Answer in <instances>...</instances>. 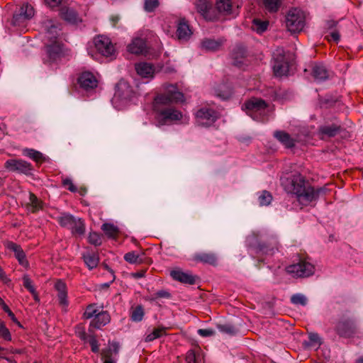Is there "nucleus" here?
I'll return each instance as SVG.
<instances>
[{
	"instance_id": "f257e3e1",
	"label": "nucleus",
	"mask_w": 363,
	"mask_h": 363,
	"mask_svg": "<svg viewBox=\"0 0 363 363\" xmlns=\"http://www.w3.org/2000/svg\"><path fill=\"white\" fill-rule=\"evenodd\" d=\"M184 100V94L173 84L167 86L164 93L156 96L154 99L153 109L157 114L159 124L163 125L182 120V113L172 104Z\"/></svg>"
},
{
	"instance_id": "f03ea898",
	"label": "nucleus",
	"mask_w": 363,
	"mask_h": 363,
	"mask_svg": "<svg viewBox=\"0 0 363 363\" xmlns=\"http://www.w3.org/2000/svg\"><path fill=\"white\" fill-rule=\"evenodd\" d=\"M281 184L286 192L295 195L298 201L305 205L316 200L325 191V188L314 189L306 177L297 172L281 177Z\"/></svg>"
},
{
	"instance_id": "7ed1b4c3",
	"label": "nucleus",
	"mask_w": 363,
	"mask_h": 363,
	"mask_svg": "<svg viewBox=\"0 0 363 363\" xmlns=\"http://www.w3.org/2000/svg\"><path fill=\"white\" fill-rule=\"evenodd\" d=\"M345 310L338 319L333 322V330L340 337L351 338L358 333V328L352 318L347 315Z\"/></svg>"
},
{
	"instance_id": "20e7f679",
	"label": "nucleus",
	"mask_w": 363,
	"mask_h": 363,
	"mask_svg": "<svg viewBox=\"0 0 363 363\" xmlns=\"http://www.w3.org/2000/svg\"><path fill=\"white\" fill-rule=\"evenodd\" d=\"M268 104L260 98L252 97L242 105V109L245 110L247 115L253 119L265 121L267 120Z\"/></svg>"
},
{
	"instance_id": "39448f33",
	"label": "nucleus",
	"mask_w": 363,
	"mask_h": 363,
	"mask_svg": "<svg viewBox=\"0 0 363 363\" xmlns=\"http://www.w3.org/2000/svg\"><path fill=\"white\" fill-rule=\"evenodd\" d=\"M57 221L63 227L71 230L73 235H82L85 233V224L80 218H77L68 213H61Z\"/></svg>"
},
{
	"instance_id": "423d86ee",
	"label": "nucleus",
	"mask_w": 363,
	"mask_h": 363,
	"mask_svg": "<svg viewBox=\"0 0 363 363\" xmlns=\"http://www.w3.org/2000/svg\"><path fill=\"white\" fill-rule=\"evenodd\" d=\"M286 271L294 278H305L314 274L315 267L306 259L299 257L297 262L287 266Z\"/></svg>"
},
{
	"instance_id": "0eeeda50",
	"label": "nucleus",
	"mask_w": 363,
	"mask_h": 363,
	"mask_svg": "<svg viewBox=\"0 0 363 363\" xmlns=\"http://www.w3.org/2000/svg\"><path fill=\"white\" fill-rule=\"evenodd\" d=\"M306 23V17L303 12L298 9H292L287 13L286 26L291 33L301 32Z\"/></svg>"
},
{
	"instance_id": "6e6552de",
	"label": "nucleus",
	"mask_w": 363,
	"mask_h": 363,
	"mask_svg": "<svg viewBox=\"0 0 363 363\" xmlns=\"http://www.w3.org/2000/svg\"><path fill=\"white\" fill-rule=\"evenodd\" d=\"M4 167L9 172L23 174L26 176L32 175L33 172V165L30 162L21 159H10L6 160L4 163Z\"/></svg>"
},
{
	"instance_id": "1a4fd4ad",
	"label": "nucleus",
	"mask_w": 363,
	"mask_h": 363,
	"mask_svg": "<svg viewBox=\"0 0 363 363\" xmlns=\"http://www.w3.org/2000/svg\"><path fill=\"white\" fill-rule=\"evenodd\" d=\"M94 45L96 50L106 57L115 58L116 48L109 38L99 35L94 38Z\"/></svg>"
},
{
	"instance_id": "9d476101",
	"label": "nucleus",
	"mask_w": 363,
	"mask_h": 363,
	"mask_svg": "<svg viewBox=\"0 0 363 363\" xmlns=\"http://www.w3.org/2000/svg\"><path fill=\"white\" fill-rule=\"evenodd\" d=\"M341 123L336 118L332 123H325V124L318 127V134L322 139L333 138L337 135L341 133L344 130Z\"/></svg>"
},
{
	"instance_id": "9b49d317",
	"label": "nucleus",
	"mask_w": 363,
	"mask_h": 363,
	"mask_svg": "<svg viewBox=\"0 0 363 363\" xmlns=\"http://www.w3.org/2000/svg\"><path fill=\"white\" fill-rule=\"evenodd\" d=\"M135 96V92L128 82L121 79L117 83L113 96L114 100L127 101L131 100Z\"/></svg>"
},
{
	"instance_id": "f8f14e48",
	"label": "nucleus",
	"mask_w": 363,
	"mask_h": 363,
	"mask_svg": "<svg viewBox=\"0 0 363 363\" xmlns=\"http://www.w3.org/2000/svg\"><path fill=\"white\" fill-rule=\"evenodd\" d=\"M218 118L217 111L211 108H201L196 113V123L201 126L212 125Z\"/></svg>"
},
{
	"instance_id": "ddd939ff",
	"label": "nucleus",
	"mask_w": 363,
	"mask_h": 363,
	"mask_svg": "<svg viewBox=\"0 0 363 363\" xmlns=\"http://www.w3.org/2000/svg\"><path fill=\"white\" fill-rule=\"evenodd\" d=\"M34 16V9L28 4H23L19 9L18 12L13 16V24L20 26Z\"/></svg>"
},
{
	"instance_id": "4468645a",
	"label": "nucleus",
	"mask_w": 363,
	"mask_h": 363,
	"mask_svg": "<svg viewBox=\"0 0 363 363\" xmlns=\"http://www.w3.org/2000/svg\"><path fill=\"white\" fill-rule=\"evenodd\" d=\"M46 57L43 58L44 62H53L60 59L62 55V44L57 40L50 42L45 46Z\"/></svg>"
},
{
	"instance_id": "2eb2a0df",
	"label": "nucleus",
	"mask_w": 363,
	"mask_h": 363,
	"mask_svg": "<svg viewBox=\"0 0 363 363\" xmlns=\"http://www.w3.org/2000/svg\"><path fill=\"white\" fill-rule=\"evenodd\" d=\"M273 71L276 77L286 76L288 74L289 66L284 55L279 54L274 57Z\"/></svg>"
},
{
	"instance_id": "dca6fc26",
	"label": "nucleus",
	"mask_w": 363,
	"mask_h": 363,
	"mask_svg": "<svg viewBox=\"0 0 363 363\" xmlns=\"http://www.w3.org/2000/svg\"><path fill=\"white\" fill-rule=\"evenodd\" d=\"M78 83L82 89L88 91L95 89L98 85V80L93 73L90 72H82L79 78Z\"/></svg>"
},
{
	"instance_id": "f3484780",
	"label": "nucleus",
	"mask_w": 363,
	"mask_h": 363,
	"mask_svg": "<svg viewBox=\"0 0 363 363\" xmlns=\"http://www.w3.org/2000/svg\"><path fill=\"white\" fill-rule=\"evenodd\" d=\"M6 247L9 250L14 252L15 257L18 260V263L23 266V267L28 269L29 267V262L26 259V255L24 251L23 250L21 245L9 241L6 244Z\"/></svg>"
},
{
	"instance_id": "a211bd4d",
	"label": "nucleus",
	"mask_w": 363,
	"mask_h": 363,
	"mask_svg": "<svg viewBox=\"0 0 363 363\" xmlns=\"http://www.w3.org/2000/svg\"><path fill=\"white\" fill-rule=\"evenodd\" d=\"M119 344L113 342L111 347L104 348L101 352V359L104 363H116V355L118 353Z\"/></svg>"
},
{
	"instance_id": "6ab92c4d",
	"label": "nucleus",
	"mask_w": 363,
	"mask_h": 363,
	"mask_svg": "<svg viewBox=\"0 0 363 363\" xmlns=\"http://www.w3.org/2000/svg\"><path fill=\"white\" fill-rule=\"evenodd\" d=\"M170 275L174 280L182 284L193 285L196 283V276L189 272H184L180 269L171 271Z\"/></svg>"
},
{
	"instance_id": "aec40b11",
	"label": "nucleus",
	"mask_w": 363,
	"mask_h": 363,
	"mask_svg": "<svg viewBox=\"0 0 363 363\" xmlns=\"http://www.w3.org/2000/svg\"><path fill=\"white\" fill-rule=\"evenodd\" d=\"M127 50L132 54H145L147 52V50L146 40L141 38H135L133 39L131 43L128 45Z\"/></svg>"
},
{
	"instance_id": "412c9836",
	"label": "nucleus",
	"mask_w": 363,
	"mask_h": 363,
	"mask_svg": "<svg viewBox=\"0 0 363 363\" xmlns=\"http://www.w3.org/2000/svg\"><path fill=\"white\" fill-rule=\"evenodd\" d=\"M43 26L46 32V38L50 42L57 40L59 31L60 30L57 23H55L51 19H48L43 21Z\"/></svg>"
},
{
	"instance_id": "4be33fe9",
	"label": "nucleus",
	"mask_w": 363,
	"mask_h": 363,
	"mask_svg": "<svg viewBox=\"0 0 363 363\" xmlns=\"http://www.w3.org/2000/svg\"><path fill=\"white\" fill-rule=\"evenodd\" d=\"M111 320V316L107 311H101L100 313H98L90 322L89 329H101L109 323Z\"/></svg>"
},
{
	"instance_id": "5701e85b",
	"label": "nucleus",
	"mask_w": 363,
	"mask_h": 363,
	"mask_svg": "<svg viewBox=\"0 0 363 363\" xmlns=\"http://www.w3.org/2000/svg\"><path fill=\"white\" fill-rule=\"evenodd\" d=\"M193 260L196 262L216 266L218 258L216 254L213 252H199L194 255Z\"/></svg>"
},
{
	"instance_id": "b1692460",
	"label": "nucleus",
	"mask_w": 363,
	"mask_h": 363,
	"mask_svg": "<svg viewBox=\"0 0 363 363\" xmlns=\"http://www.w3.org/2000/svg\"><path fill=\"white\" fill-rule=\"evenodd\" d=\"M273 135L286 148H292L295 146L296 140L284 130H276Z\"/></svg>"
},
{
	"instance_id": "393cba45",
	"label": "nucleus",
	"mask_w": 363,
	"mask_h": 363,
	"mask_svg": "<svg viewBox=\"0 0 363 363\" xmlns=\"http://www.w3.org/2000/svg\"><path fill=\"white\" fill-rule=\"evenodd\" d=\"M225 42V39L223 38L217 40L205 38L201 42V47L208 51H218L222 48Z\"/></svg>"
},
{
	"instance_id": "a878e982",
	"label": "nucleus",
	"mask_w": 363,
	"mask_h": 363,
	"mask_svg": "<svg viewBox=\"0 0 363 363\" xmlns=\"http://www.w3.org/2000/svg\"><path fill=\"white\" fill-rule=\"evenodd\" d=\"M233 64L238 67H241L244 64V60L246 57V49L242 45H237L232 52Z\"/></svg>"
},
{
	"instance_id": "bb28decb",
	"label": "nucleus",
	"mask_w": 363,
	"mask_h": 363,
	"mask_svg": "<svg viewBox=\"0 0 363 363\" xmlns=\"http://www.w3.org/2000/svg\"><path fill=\"white\" fill-rule=\"evenodd\" d=\"M55 289L57 291L59 303L62 306H67V286L62 280H57L55 284Z\"/></svg>"
},
{
	"instance_id": "cd10ccee",
	"label": "nucleus",
	"mask_w": 363,
	"mask_h": 363,
	"mask_svg": "<svg viewBox=\"0 0 363 363\" xmlns=\"http://www.w3.org/2000/svg\"><path fill=\"white\" fill-rule=\"evenodd\" d=\"M137 73L143 77H152L155 72L154 66L147 62H140L135 65Z\"/></svg>"
},
{
	"instance_id": "c85d7f7f",
	"label": "nucleus",
	"mask_w": 363,
	"mask_h": 363,
	"mask_svg": "<svg viewBox=\"0 0 363 363\" xmlns=\"http://www.w3.org/2000/svg\"><path fill=\"white\" fill-rule=\"evenodd\" d=\"M61 17L66 21L77 24L81 21L78 13L72 9L64 7L60 11Z\"/></svg>"
},
{
	"instance_id": "c756f323",
	"label": "nucleus",
	"mask_w": 363,
	"mask_h": 363,
	"mask_svg": "<svg viewBox=\"0 0 363 363\" xmlns=\"http://www.w3.org/2000/svg\"><path fill=\"white\" fill-rule=\"evenodd\" d=\"M189 26L184 19H181L177 25V36L179 40H187L191 35Z\"/></svg>"
},
{
	"instance_id": "7c9ffc66",
	"label": "nucleus",
	"mask_w": 363,
	"mask_h": 363,
	"mask_svg": "<svg viewBox=\"0 0 363 363\" xmlns=\"http://www.w3.org/2000/svg\"><path fill=\"white\" fill-rule=\"evenodd\" d=\"M43 202L39 199L33 193L29 194V203L27 205L28 211L33 213L43 208Z\"/></svg>"
},
{
	"instance_id": "2f4dec72",
	"label": "nucleus",
	"mask_w": 363,
	"mask_h": 363,
	"mask_svg": "<svg viewBox=\"0 0 363 363\" xmlns=\"http://www.w3.org/2000/svg\"><path fill=\"white\" fill-rule=\"evenodd\" d=\"M23 155L29 157L38 164H42L45 157L40 152L31 148H25L22 151Z\"/></svg>"
},
{
	"instance_id": "473e14b6",
	"label": "nucleus",
	"mask_w": 363,
	"mask_h": 363,
	"mask_svg": "<svg viewBox=\"0 0 363 363\" xmlns=\"http://www.w3.org/2000/svg\"><path fill=\"white\" fill-rule=\"evenodd\" d=\"M312 75L315 80L323 81L328 77L326 68L322 65H315L312 68Z\"/></svg>"
},
{
	"instance_id": "72a5a7b5",
	"label": "nucleus",
	"mask_w": 363,
	"mask_h": 363,
	"mask_svg": "<svg viewBox=\"0 0 363 363\" xmlns=\"http://www.w3.org/2000/svg\"><path fill=\"white\" fill-rule=\"evenodd\" d=\"M194 6L197 12L204 18L207 17L208 13L212 7V4L208 0H196Z\"/></svg>"
},
{
	"instance_id": "f704fd0d",
	"label": "nucleus",
	"mask_w": 363,
	"mask_h": 363,
	"mask_svg": "<svg viewBox=\"0 0 363 363\" xmlns=\"http://www.w3.org/2000/svg\"><path fill=\"white\" fill-rule=\"evenodd\" d=\"M215 94L218 97L225 100L230 99L233 96V91L230 86L223 84L215 89Z\"/></svg>"
},
{
	"instance_id": "c9c22d12",
	"label": "nucleus",
	"mask_w": 363,
	"mask_h": 363,
	"mask_svg": "<svg viewBox=\"0 0 363 363\" xmlns=\"http://www.w3.org/2000/svg\"><path fill=\"white\" fill-rule=\"evenodd\" d=\"M145 315V311L142 305L132 307L130 311V318L133 322H140Z\"/></svg>"
},
{
	"instance_id": "e433bc0d",
	"label": "nucleus",
	"mask_w": 363,
	"mask_h": 363,
	"mask_svg": "<svg viewBox=\"0 0 363 363\" xmlns=\"http://www.w3.org/2000/svg\"><path fill=\"white\" fill-rule=\"evenodd\" d=\"M101 230L108 238L112 239L116 238L119 233L118 228L113 223H104L101 225Z\"/></svg>"
},
{
	"instance_id": "4c0bfd02",
	"label": "nucleus",
	"mask_w": 363,
	"mask_h": 363,
	"mask_svg": "<svg viewBox=\"0 0 363 363\" xmlns=\"http://www.w3.org/2000/svg\"><path fill=\"white\" fill-rule=\"evenodd\" d=\"M268 26V21H262L259 18H255L252 21V29L257 33L261 34L267 30Z\"/></svg>"
},
{
	"instance_id": "58836bf2",
	"label": "nucleus",
	"mask_w": 363,
	"mask_h": 363,
	"mask_svg": "<svg viewBox=\"0 0 363 363\" xmlns=\"http://www.w3.org/2000/svg\"><path fill=\"white\" fill-rule=\"evenodd\" d=\"M84 261L89 269H94L97 267L99 259L94 253H87L83 256Z\"/></svg>"
},
{
	"instance_id": "ea45409f",
	"label": "nucleus",
	"mask_w": 363,
	"mask_h": 363,
	"mask_svg": "<svg viewBox=\"0 0 363 363\" xmlns=\"http://www.w3.org/2000/svg\"><path fill=\"white\" fill-rule=\"evenodd\" d=\"M282 0H263L264 8L270 13L277 12L281 4Z\"/></svg>"
},
{
	"instance_id": "a19ab883",
	"label": "nucleus",
	"mask_w": 363,
	"mask_h": 363,
	"mask_svg": "<svg viewBox=\"0 0 363 363\" xmlns=\"http://www.w3.org/2000/svg\"><path fill=\"white\" fill-rule=\"evenodd\" d=\"M165 330L166 328L164 327L155 328L152 333L146 335L145 339V342H152L155 339L162 337L164 334H165Z\"/></svg>"
},
{
	"instance_id": "79ce46f5",
	"label": "nucleus",
	"mask_w": 363,
	"mask_h": 363,
	"mask_svg": "<svg viewBox=\"0 0 363 363\" xmlns=\"http://www.w3.org/2000/svg\"><path fill=\"white\" fill-rule=\"evenodd\" d=\"M258 201L260 206H268L272 201V195L267 190H263L259 193Z\"/></svg>"
},
{
	"instance_id": "37998d69",
	"label": "nucleus",
	"mask_w": 363,
	"mask_h": 363,
	"mask_svg": "<svg viewBox=\"0 0 363 363\" xmlns=\"http://www.w3.org/2000/svg\"><path fill=\"white\" fill-rule=\"evenodd\" d=\"M87 342L91 346V350L94 353H98L99 352V344L94 334V332L91 329H89V339Z\"/></svg>"
},
{
	"instance_id": "c03bdc74",
	"label": "nucleus",
	"mask_w": 363,
	"mask_h": 363,
	"mask_svg": "<svg viewBox=\"0 0 363 363\" xmlns=\"http://www.w3.org/2000/svg\"><path fill=\"white\" fill-rule=\"evenodd\" d=\"M100 313L101 311L96 304H90L86 307L83 316L86 319H93L98 313Z\"/></svg>"
},
{
	"instance_id": "a18cd8bd",
	"label": "nucleus",
	"mask_w": 363,
	"mask_h": 363,
	"mask_svg": "<svg viewBox=\"0 0 363 363\" xmlns=\"http://www.w3.org/2000/svg\"><path fill=\"white\" fill-rule=\"evenodd\" d=\"M23 286L28 289L34 296L35 300L38 301V295L36 291L33 284L32 280L30 279L28 275H24L23 277Z\"/></svg>"
},
{
	"instance_id": "49530a36",
	"label": "nucleus",
	"mask_w": 363,
	"mask_h": 363,
	"mask_svg": "<svg viewBox=\"0 0 363 363\" xmlns=\"http://www.w3.org/2000/svg\"><path fill=\"white\" fill-rule=\"evenodd\" d=\"M124 259L130 264H140L143 262L140 256L134 251L126 253L124 255Z\"/></svg>"
},
{
	"instance_id": "de8ad7c7",
	"label": "nucleus",
	"mask_w": 363,
	"mask_h": 363,
	"mask_svg": "<svg viewBox=\"0 0 363 363\" xmlns=\"http://www.w3.org/2000/svg\"><path fill=\"white\" fill-rule=\"evenodd\" d=\"M0 338L5 341H11V334L5 325V323L0 319Z\"/></svg>"
},
{
	"instance_id": "09e8293b",
	"label": "nucleus",
	"mask_w": 363,
	"mask_h": 363,
	"mask_svg": "<svg viewBox=\"0 0 363 363\" xmlns=\"http://www.w3.org/2000/svg\"><path fill=\"white\" fill-rule=\"evenodd\" d=\"M307 298L301 294H296L291 297V302L294 305H301L304 306L307 304Z\"/></svg>"
},
{
	"instance_id": "8fccbe9b",
	"label": "nucleus",
	"mask_w": 363,
	"mask_h": 363,
	"mask_svg": "<svg viewBox=\"0 0 363 363\" xmlns=\"http://www.w3.org/2000/svg\"><path fill=\"white\" fill-rule=\"evenodd\" d=\"M0 306L5 313H6L9 317L11 319V320L16 323H17L19 326H21L20 323L16 319L14 313L10 310L9 306L6 304L4 301L0 297Z\"/></svg>"
},
{
	"instance_id": "3c124183",
	"label": "nucleus",
	"mask_w": 363,
	"mask_h": 363,
	"mask_svg": "<svg viewBox=\"0 0 363 363\" xmlns=\"http://www.w3.org/2000/svg\"><path fill=\"white\" fill-rule=\"evenodd\" d=\"M218 328L220 332L228 335H234L238 331L237 328L230 324L218 325Z\"/></svg>"
},
{
	"instance_id": "603ef678",
	"label": "nucleus",
	"mask_w": 363,
	"mask_h": 363,
	"mask_svg": "<svg viewBox=\"0 0 363 363\" xmlns=\"http://www.w3.org/2000/svg\"><path fill=\"white\" fill-rule=\"evenodd\" d=\"M216 5L220 11H230L232 8L230 0H218Z\"/></svg>"
},
{
	"instance_id": "864d4df0",
	"label": "nucleus",
	"mask_w": 363,
	"mask_h": 363,
	"mask_svg": "<svg viewBox=\"0 0 363 363\" xmlns=\"http://www.w3.org/2000/svg\"><path fill=\"white\" fill-rule=\"evenodd\" d=\"M88 241L91 245L99 246L102 242L101 236L96 232L90 233L88 237Z\"/></svg>"
},
{
	"instance_id": "5fc2aeb1",
	"label": "nucleus",
	"mask_w": 363,
	"mask_h": 363,
	"mask_svg": "<svg viewBox=\"0 0 363 363\" xmlns=\"http://www.w3.org/2000/svg\"><path fill=\"white\" fill-rule=\"evenodd\" d=\"M257 251L266 255H273L275 249L274 247H269L265 243H259L257 247Z\"/></svg>"
},
{
	"instance_id": "6e6d98bb",
	"label": "nucleus",
	"mask_w": 363,
	"mask_h": 363,
	"mask_svg": "<svg viewBox=\"0 0 363 363\" xmlns=\"http://www.w3.org/2000/svg\"><path fill=\"white\" fill-rule=\"evenodd\" d=\"M159 5L158 0H145V9L147 11H153Z\"/></svg>"
},
{
	"instance_id": "4d7b16f0",
	"label": "nucleus",
	"mask_w": 363,
	"mask_h": 363,
	"mask_svg": "<svg viewBox=\"0 0 363 363\" xmlns=\"http://www.w3.org/2000/svg\"><path fill=\"white\" fill-rule=\"evenodd\" d=\"M62 183L63 186L71 192H76L77 191V189L73 184L72 179L69 178H65L62 179Z\"/></svg>"
},
{
	"instance_id": "13d9d810",
	"label": "nucleus",
	"mask_w": 363,
	"mask_h": 363,
	"mask_svg": "<svg viewBox=\"0 0 363 363\" xmlns=\"http://www.w3.org/2000/svg\"><path fill=\"white\" fill-rule=\"evenodd\" d=\"M170 297H171L170 293L166 290H160L153 294L154 299L169 298Z\"/></svg>"
},
{
	"instance_id": "bf43d9fd",
	"label": "nucleus",
	"mask_w": 363,
	"mask_h": 363,
	"mask_svg": "<svg viewBox=\"0 0 363 363\" xmlns=\"http://www.w3.org/2000/svg\"><path fill=\"white\" fill-rule=\"evenodd\" d=\"M186 363H196V357L193 350H189L186 355Z\"/></svg>"
},
{
	"instance_id": "052dcab7",
	"label": "nucleus",
	"mask_w": 363,
	"mask_h": 363,
	"mask_svg": "<svg viewBox=\"0 0 363 363\" xmlns=\"http://www.w3.org/2000/svg\"><path fill=\"white\" fill-rule=\"evenodd\" d=\"M308 338L311 344L320 345V339L318 333H311L308 335Z\"/></svg>"
},
{
	"instance_id": "680f3d73",
	"label": "nucleus",
	"mask_w": 363,
	"mask_h": 363,
	"mask_svg": "<svg viewBox=\"0 0 363 363\" xmlns=\"http://www.w3.org/2000/svg\"><path fill=\"white\" fill-rule=\"evenodd\" d=\"M198 334L202 337H210L215 334V332L212 329H199Z\"/></svg>"
},
{
	"instance_id": "e2e57ef3",
	"label": "nucleus",
	"mask_w": 363,
	"mask_h": 363,
	"mask_svg": "<svg viewBox=\"0 0 363 363\" xmlns=\"http://www.w3.org/2000/svg\"><path fill=\"white\" fill-rule=\"evenodd\" d=\"M340 34L337 30H333L330 33V35H328L326 38L328 40H333L335 42H337L340 40Z\"/></svg>"
},
{
	"instance_id": "0e129e2a",
	"label": "nucleus",
	"mask_w": 363,
	"mask_h": 363,
	"mask_svg": "<svg viewBox=\"0 0 363 363\" xmlns=\"http://www.w3.org/2000/svg\"><path fill=\"white\" fill-rule=\"evenodd\" d=\"M77 337L84 342L87 341L89 339V333H86L84 329L79 330L76 332Z\"/></svg>"
},
{
	"instance_id": "69168bd1",
	"label": "nucleus",
	"mask_w": 363,
	"mask_h": 363,
	"mask_svg": "<svg viewBox=\"0 0 363 363\" xmlns=\"http://www.w3.org/2000/svg\"><path fill=\"white\" fill-rule=\"evenodd\" d=\"M146 271L145 270H140L136 272H133L131 274L132 277L135 279H140L145 277Z\"/></svg>"
},
{
	"instance_id": "338daca9",
	"label": "nucleus",
	"mask_w": 363,
	"mask_h": 363,
	"mask_svg": "<svg viewBox=\"0 0 363 363\" xmlns=\"http://www.w3.org/2000/svg\"><path fill=\"white\" fill-rule=\"evenodd\" d=\"M44 1L50 7H55L58 6L62 0H44Z\"/></svg>"
},
{
	"instance_id": "774afa93",
	"label": "nucleus",
	"mask_w": 363,
	"mask_h": 363,
	"mask_svg": "<svg viewBox=\"0 0 363 363\" xmlns=\"http://www.w3.org/2000/svg\"><path fill=\"white\" fill-rule=\"evenodd\" d=\"M120 21V16L118 15H113L110 17V21L113 26H116Z\"/></svg>"
}]
</instances>
